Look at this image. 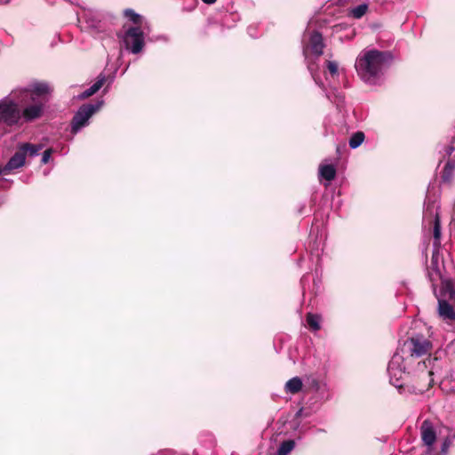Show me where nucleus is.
<instances>
[{
    "mask_svg": "<svg viewBox=\"0 0 455 455\" xmlns=\"http://www.w3.org/2000/svg\"><path fill=\"white\" fill-rule=\"evenodd\" d=\"M19 102L26 105L21 110V118L25 122H32L40 118L44 111L45 104L49 100L51 88L45 83L35 82L28 86L20 88Z\"/></svg>",
    "mask_w": 455,
    "mask_h": 455,
    "instance_id": "1",
    "label": "nucleus"
},
{
    "mask_svg": "<svg viewBox=\"0 0 455 455\" xmlns=\"http://www.w3.org/2000/svg\"><path fill=\"white\" fill-rule=\"evenodd\" d=\"M391 60L390 52L371 50L357 59L355 68L364 82L375 84Z\"/></svg>",
    "mask_w": 455,
    "mask_h": 455,
    "instance_id": "2",
    "label": "nucleus"
},
{
    "mask_svg": "<svg viewBox=\"0 0 455 455\" xmlns=\"http://www.w3.org/2000/svg\"><path fill=\"white\" fill-rule=\"evenodd\" d=\"M20 95V88H18L0 100V124L12 127L19 124L21 119Z\"/></svg>",
    "mask_w": 455,
    "mask_h": 455,
    "instance_id": "3",
    "label": "nucleus"
},
{
    "mask_svg": "<svg viewBox=\"0 0 455 455\" xmlns=\"http://www.w3.org/2000/svg\"><path fill=\"white\" fill-rule=\"evenodd\" d=\"M102 105V101H98L95 104L82 105L77 112L73 116L71 122L72 133H77L82 128L88 124L89 119L92 116L98 111Z\"/></svg>",
    "mask_w": 455,
    "mask_h": 455,
    "instance_id": "4",
    "label": "nucleus"
},
{
    "mask_svg": "<svg viewBox=\"0 0 455 455\" xmlns=\"http://www.w3.org/2000/svg\"><path fill=\"white\" fill-rule=\"evenodd\" d=\"M431 343L422 336H416L406 340L401 351L411 357H420L431 349Z\"/></svg>",
    "mask_w": 455,
    "mask_h": 455,
    "instance_id": "5",
    "label": "nucleus"
},
{
    "mask_svg": "<svg viewBox=\"0 0 455 455\" xmlns=\"http://www.w3.org/2000/svg\"><path fill=\"white\" fill-rule=\"evenodd\" d=\"M126 49L132 53L140 52L144 47V34L140 27H132L126 30L123 36Z\"/></svg>",
    "mask_w": 455,
    "mask_h": 455,
    "instance_id": "6",
    "label": "nucleus"
},
{
    "mask_svg": "<svg viewBox=\"0 0 455 455\" xmlns=\"http://www.w3.org/2000/svg\"><path fill=\"white\" fill-rule=\"evenodd\" d=\"M432 363V359L427 358L423 360L422 362L418 363V371H419V378L420 379L421 386L419 387V392L423 393L427 390L433 384L434 379L433 370L430 367Z\"/></svg>",
    "mask_w": 455,
    "mask_h": 455,
    "instance_id": "7",
    "label": "nucleus"
},
{
    "mask_svg": "<svg viewBox=\"0 0 455 455\" xmlns=\"http://www.w3.org/2000/svg\"><path fill=\"white\" fill-rule=\"evenodd\" d=\"M420 435L424 445L427 446L425 455H433L434 444L436 441V433L432 422L427 419L422 422Z\"/></svg>",
    "mask_w": 455,
    "mask_h": 455,
    "instance_id": "8",
    "label": "nucleus"
},
{
    "mask_svg": "<svg viewBox=\"0 0 455 455\" xmlns=\"http://www.w3.org/2000/svg\"><path fill=\"white\" fill-rule=\"evenodd\" d=\"M25 163L26 156L24 155V152L19 148V150L10 158L7 164L4 166L3 171L5 174H8L12 171L24 166Z\"/></svg>",
    "mask_w": 455,
    "mask_h": 455,
    "instance_id": "9",
    "label": "nucleus"
},
{
    "mask_svg": "<svg viewBox=\"0 0 455 455\" xmlns=\"http://www.w3.org/2000/svg\"><path fill=\"white\" fill-rule=\"evenodd\" d=\"M438 315L443 320H455V311L452 306L445 299H438Z\"/></svg>",
    "mask_w": 455,
    "mask_h": 455,
    "instance_id": "10",
    "label": "nucleus"
},
{
    "mask_svg": "<svg viewBox=\"0 0 455 455\" xmlns=\"http://www.w3.org/2000/svg\"><path fill=\"white\" fill-rule=\"evenodd\" d=\"M405 360L402 355H400L399 352H396L393 357L391 358L388 366L387 371H397L399 373V376H403L405 373Z\"/></svg>",
    "mask_w": 455,
    "mask_h": 455,
    "instance_id": "11",
    "label": "nucleus"
},
{
    "mask_svg": "<svg viewBox=\"0 0 455 455\" xmlns=\"http://www.w3.org/2000/svg\"><path fill=\"white\" fill-rule=\"evenodd\" d=\"M310 46L312 52L317 57L323 53L324 44L323 41L322 34L314 31L310 36Z\"/></svg>",
    "mask_w": 455,
    "mask_h": 455,
    "instance_id": "12",
    "label": "nucleus"
},
{
    "mask_svg": "<svg viewBox=\"0 0 455 455\" xmlns=\"http://www.w3.org/2000/svg\"><path fill=\"white\" fill-rule=\"evenodd\" d=\"M106 82V76L103 75L99 76L97 81L87 90H85L80 96L79 99H85L95 94Z\"/></svg>",
    "mask_w": 455,
    "mask_h": 455,
    "instance_id": "13",
    "label": "nucleus"
},
{
    "mask_svg": "<svg viewBox=\"0 0 455 455\" xmlns=\"http://www.w3.org/2000/svg\"><path fill=\"white\" fill-rule=\"evenodd\" d=\"M303 383L299 377H294L289 379L285 384L286 392L296 394L302 389Z\"/></svg>",
    "mask_w": 455,
    "mask_h": 455,
    "instance_id": "14",
    "label": "nucleus"
},
{
    "mask_svg": "<svg viewBox=\"0 0 455 455\" xmlns=\"http://www.w3.org/2000/svg\"><path fill=\"white\" fill-rule=\"evenodd\" d=\"M19 148L24 152L25 156L27 154L30 156H36L43 148V146L41 144L23 143L19 147Z\"/></svg>",
    "mask_w": 455,
    "mask_h": 455,
    "instance_id": "15",
    "label": "nucleus"
},
{
    "mask_svg": "<svg viewBox=\"0 0 455 455\" xmlns=\"http://www.w3.org/2000/svg\"><path fill=\"white\" fill-rule=\"evenodd\" d=\"M320 176L327 181H331L335 179L336 170L331 164L321 165L319 168Z\"/></svg>",
    "mask_w": 455,
    "mask_h": 455,
    "instance_id": "16",
    "label": "nucleus"
},
{
    "mask_svg": "<svg viewBox=\"0 0 455 455\" xmlns=\"http://www.w3.org/2000/svg\"><path fill=\"white\" fill-rule=\"evenodd\" d=\"M364 140V133L363 132H355L349 139V147L353 149L358 148Z\"/></svg>",
    "mask_w": 455,
    "mask_h": 455,
    "instance_id": "17",
    "label": "nucleus"
},
{
    "mask_svg": "<svg viewBox=\"0 0 455 455\" xmlns=\"http://www.w3.org/2000/svg\"><path fill=\"white\" fill-rule=\"evenodd\" d=\"M295 443L293 440L283 441L277 451L278 455H288L294 448Z\"/></svg>",
    "mask_w": 455,
    "mask_h": 455,
    "instance_id": "18",
    "label": "nucleus"
},
{
    "mask_svg": "<svg viewBox=\"0 0 455 455\" xmlns=\"http://www.w3.org/2000/svg\"><path fill=\"white\" fill-rule=\"evenodd\" d=\"M321 317L318 315L308 313L307 315V323L313 331L320 330Z\"/></svg>",
    "mask_w": 455,
    "mask_h": 455,
    "instance_id": "19",
    "label": "nucleus"
},
{
    "mask_svg": "<svg viewBox=\"0 0 455 455\" xmlns=\"http://www.w3.org/2000/svg\"><path fill=\"white\" fill-rule=\"evenodd\" d=\"M367 9H368L367 4H359L356 7L353 8L350 11V13L354 18L360 19L366 13Z\"/></svg>",
    "mask_w": 455,
    "mask_h": 455,
    "instance_id": "20",
    "label": "nucleus"
},
{
    "mask_svg": "<svg viewBox=\"0 0 455 455\" xmlns=\"http://www.w3.org/2000/svg\"><path fill=\"white\" fill-rule=\"evenodd\" d=\"M124 16L129 19L133 24H140L141 16L136 13L132 9H126L124 12Z\"/></svg>",
    "mask_w": 455,
    "mask_h": 455,
    "instance_id": "21",
    "label": "nucleus"
},
{
    "mask_svg": "<svg viewBox=\"0 0 455 455\" xmlns=\"http://www.w3.org/2000/svg\"><path fill=\"white\" fill-rule=\"evenodd\" d=\"M453 439H455V434L452 436H447L443 439L441 445L442 455H446L448 453V451L452 444Z\"/></svg>",
    "mask_w": 455,
    "mask_h": 455,
    "instance_id": "22",
    "label": "nucleus"
},
{
    "mask_svg": "<svg viewBox=\"0 0 455 455\" xmlns=\"http://www.w3.org/2000/svg\"><path fill=\"white\" fill-rule=\"evenodd\" d=\"M434 238H435V245H437L440 243V238H441V225L439 218L436 217L434 223Z\"/></svg>",
    "mask_w": 455,
    "mask_h": 455,
    "instance_id": "23",
    "label": "nucleus"
},
{
    "mask_svg": "<svg viewBox=\"0 0 455 455\" xmlns=\"http://www.w3.org/2000/svg\"><path fill=\"white\" fill-rule=\"evenodd\" d=\"M388 371V374L390 377L391 384L396 387L401 388L403 387V385L399 383V380L403 378V376H399V373L397 371Z\"/></svg>",
    "mask_w": 455,
    "mask_h": 455,
    "instance_id": "24",
    "label": "nucleus"
},
{
    "mask_svg": "<svg viewBox=\"0 0 455 455\" xmlns=\"http://www.w3.org/2000/svg\"><path fill=\"white\" fill-rule=\"evenodd\" d=\"M454 167H455L454 164L451 163L446 164V165L444 167V171H443V178L444 180H449L451 177L452 171H453Z\"/></svg>",
    "mask_w": 455,
    "mask_h": 455,
    "instance_id": "25",
    "label": "nucleus"
},
{
    "mask_svg": "<svg viewBox=\"0 0 455 455\" xmlns=\"http://www.w3.org/2000/svg\"><path fill=\"white\" fill-rule=\"evenodd\" d=\"M326 64H327V68H328L329 72L332 76H334L338 73V64L335 61L328 60Z\"/></svg>",
    "mask_w": 455,
    "mask_h": 455,
    "instance_id": "26",
    "label": "nucleus"
},
{
    "mask_svg": "<svg viewBox=\"0 0 455 455\" xmlns=\"http://www.w3.org/2000/svg\"><path fill=\"white\" fill-rule=\"evenodd\" d=\"M52 153V148H48L43 153V156H42V160H41L42 164H45L49 162Z\"/></svg>",
    "mask_w": 455,
    "mask_h": 455,
    "instance_id": "27",
    "label": "nucleus"
},
{
    "mask_svg": "<svg viewBox=\"0 0 455 455\" xmlns=\"http://www.w3.org/2000/svg\"><path fill=\"white\" fill-rule=\"evenodd\" d=\"M204 4H214L217 0H202Z\"/></svg>",
    "mask_w": 455,
    "mask_h": 455,
    "instance_id": "28",
    "label": "nucleus"
},
{
    "mask_svg": "<svg viewBox=\"0 0 455 455\" xmlns=\"http://www.w3.org/2000/svg\"><path fill=\"white\" fill-rule=\"evenodd\" d=\"M451 298L455 300V289L451 291Z\"/></svg>",
    "mask_w": 455,
    "mask_h": 455,
    "instance_id": "29",
    "label": "nucleus"
}]
</instances>
